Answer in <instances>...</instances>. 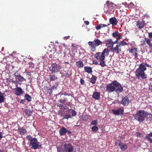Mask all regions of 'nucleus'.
Returning <instances> with one entry per match:
<instances>
[{
    "label": "nucleus",
    "mask_w": 152,
    "mask_h": 152,
    "mask_svg": "<svg viewBox=\"0 0 152 152\" xmlns=\"http://www.w3.org/2000/svg\"><path fill=\"white\" fill-rule=\"evenodd\" d=\"M151 65L147 63H143L139 65L138 68L135 72V75L137 78L139 79L140 78L145 79L147 78V75L145 72L147 70V67H151Z\"/></svg>",
    "instance_id": "1"
},
{
    "label": "nucleus",
    "mask_w": 152,
    "mask_h": 152,
    "mask_svg": "<svg viewBox=\"0 0 152 152\" xmlns=\"http://www.w3.org/2000/svg\"><path fill=\"white\" fill-rule=\"evenodd\" d=\"M105 88L106 91L108 93L115 91L116 93H118L122 92L123 90V87L115 80L107 85Z\"/></svg>",
    "instance_id": "2"
},
{
    "label": "nucleus",
    "mask_w": 152,
    "mask_h": 152,
    "mask_svg": "<svg viewBox=\"0 0 152 152\" xmlns=\"http://www.w3.org/2000/svg\"><path fill=\"white\" fill-rule=\"evenodd\" d=\"M146 115V113L144 110H140L136 112L134 115V117L139 122H142L145 120Z\"/></svg>",
    "instance_id": "3"
},
{
    "label": "nucleus",
    "mask_w": 152,
    "mask_h": 152,
    "mask_svg": "<svg viewBox=\"0 0 152 152\" xmlns=\"http://www.w3.org/2000/svg\"><path fill=\"white\" fill-rule=\"evenodd\" d=\"M110 52V51L107 48L105 49L102 52H98L95 54L96 58L100 61L104 60L105 56H107Z\"/></svg>",
    "instance_id": "4"
},
{
    "label": "nucleus",
    "mask_w": 152,
    "mask_h": 152,
    "mask_svg": "<svg viewBox=\"0 0 152 152\" xmlns=\"http://www.w3.org/2000/svg\"><path fill=\"white\" fill-rule=\"evenodd\" d=\"M102 44V42L98 39H95L94 41H89L88 42V45L90 46L91 50L94 51L96 46H98Z\"/></svg>",
    "instance_id": "5"
},
{
    "label": "nucleus",
    "mask_w": 152,
    "mask_h": 152,
    "mask_svg": "<svg viewBox=\"0 0 152 152\" xmlns=\"http://www.w3.org/2000/svg\"><path fill=\"white\" fill-rule=\"evenodd\" d=\"M61 68V66L59 64L55 63L51 64L49 68V70L52 73H56L59 72Z\"/></svg>",
    "instance_id": "6"
},
{
    "label": "nucleus",
    "mask_w": 152,
    "mask_h": 152,
    "mask_svg": "<svg viewBox=\"0 0 152 152\" xmlns=\"http://www.w3.org/2000/svg\"><path fill=\"white\" fill-rule=\"evenodd\" d=\"M30 144L32 145L31 148L34 149L35 150L37 148H41V145H39V142H38L37 139L35 138H32Z\"/></svg>",
    "instance_id": "7"
},
{
    "label": "nucleus",
    "mask_w": 152,
    "mask_h": 152,
    "mask_svg": "<svg viewBox=\"0 0 152 152\" xmlns=\"http://www.w3.org/2000/svg\"><path fill=\"white\" fill-rule=\"evenodd\" d=\"M106 4H107L108 7L107 12L109 13H112L114 12L115 9L116 5L113 3L110 2L109 1H107Z\"/></svg>",
    "instance_id": "8"
},
{
    "label": "nucleus",
    "mask_w": 152,
    "mask_h": 152,
    "mask_svg": "<svg viewBox=\"0 0 152 152\" xmlns=\"http://www.w3.org/2000/svg\"><path fill=\"white\" fill-rule=\"evenodd\" d=\"M64 151L65 152H73L74 147L70 144H66L64 145Z\"/></svg>",
    "instance_id": "9"
},
{
    "label": "nucleus",
    "mask_w": 152,
    "mask_h": 152,
    "mask_svg": "<svg viewBox=\"0 0 152 152\" xmlns=\"http://www.w3.org/2000/svg\"><path fill=\"white\" fill-rule=\"evenodd\" d=\"M58 96L61 95L60 99L58 100V102L65 104V103L68 101L67 98L66 97L65 94L60 92L58 93Z\"/></svg>",
    "instance_id": "10"
},
{
    "label": "nucleus",
    "mask_w": 152,
    "mask_h": 152,
    "mask_svg": "<svg viewBox=\"0 0 152 152\" xmlns=\"http://www.w3.org/2000/svg\"><path fill=\"white\" fill-rule=\"evenodd\" d=\"M112 50L113 52L116 53L117 54L119 53L122 51L121 44L118 43L115 47H113Z\"/></svg>",
    "instance_id": "11"
},
{
    "label": "nucleus",
    "mask_w": 152,
    "mask_h": 152,
    "mask_svg": "<svg viewBox=\"0 0 152 152\" xmlns=\"http://www.w3.org/2000/svg\"><path fill=\"white\" fill-rule=\"evenodd\" d=\"M124 112V109L123 108L120 107L118 110H113V113L115 115H123Z\"/></svg>",
    "instance_id": "12"
},
{
    "label": "nucleus",
    "mask_w": 152,
    "mask_h": 152,
    "mask_svg": "<svg viewBox=\"0 0 152 152\" xmlns=\"http://www.w3.org/2000/svg\"><path fill=\"white\" fill-rule=\"evenodd\" d=\"M130 102L128 97L125 96L122 98L121 103L123 105L125 106L128 105Z\"/></svg>",
    "instance_id": "13"
},
{
    "label": "nucleus",
    "mask_w": 152,
    "mask_h": 152,
    "mask_svg": "<svg viewBox=\"0 0 152 152\" xmlns=\"http://www.w3.org/2000/svg\"><path fill=\"white\" fill-rule=\"evenodd\" d=\"M105 43L106 45L109 48H112L113 47V42L111 39L105 40Z\"/></svg>",
    "instance_id": "14"
},
{
    "label": "nucleus",
    "mask_w": 152,
    "mask_h": 152,
    "mask_svg": "<svg viewBox=\"0 0 152 152\" xmlns=\"http://www.w3.org/2000/svg\"><path fill=\"white\" fill-rule=\"evenodd\" d=\"M112 36L113 37L116 38L117 40H120L122 39V36L118 31H116L113 33Z\"/></svg>",
    "instance_id": "15"
},
{
    "label": "nucleus",
    "mask_w": 152,
    "mask_h": 152,
    "mask_svg": "<svg viewBox=\"0 0 152 152\" xmlns=\"http://www.w3.org/2000/svg\"><path fill=\"white\" fill-rule=\"evenodd\" d=\"M15 94L18 96L21 95L24 93L21 88L20 87H17L15 89Z\"/></svg>",
    "instance_id": "16"
},
{
    "label": "nucleus",
    "mask_w": 152,
    "mask_h": 152,
    "mask_svg": "<svg viewBox=\"0 0 152 152\" xmlns=\"http://www.w3.org/2000/svg\"><path fill=\"white\" fill-rule=\"evenodd\" d=\"M145 24V22L144 20L141 21L139 20L137 22L136 26L139 28L141 29L144 27Z\"/></svg>",
    "instance_id": "17"
},
{
    "label": "nucleus",
    "mask_w": 152,
    "mask_h": 152,
    "mask_svg": "<svg viewBox=\"0 0 152 152\" xmlns=\"http://www.w3.org/2000/svg\"><path fill=\"white\" fill-rule=\"evenodd\" d=\"M118 146L122 151H124L128 148V145L125 143L120 142L119 143Z\"/></svg>",
    "instance_id": "18"
},
{
    "label": "nucleus",
    "mask_w": 152,
    "mask_h": 152,
    "mask_svg": "<svg viewBox=\"0 0 152 152\" xmlns=\"http://www.w3.org/2000/svg\"><path fill=\"white\" fill-rule=\"evenodd\" d=\"M138 51V49L137 48H134L130 49V50L129 52L132 53L133 55L136 58L137 56V52Z\"/></svg>",
    "instance_id": "19"
},
{
    "label": "nucleus",
    "mask_w": 152,
    "mask_h": 152,
    "mask_svg": "<svg viewBox=\"0 0 152 152\" xmlns=\"http://www.w3.org/2000/svg\"><path fill=\"white\" fill-rule=\"evenodd\" d=\"M109 22L111 24L114 26L116 25L118 23V21L115 17L110 18L109 20Z\"/></svg>",
    "instance_id": "20"
},
{
    "label": "nucleus",
    "mask_w": 152,
    "mask_h": 152,
    "mask_svg": "<svg viewBox=\"0 0 152 152\" xmlns=\"http://www.w3.org/2000/svg\"><path fill=\"white\" fill-rule=\"evenodd\" d=\"M66 129L64 127H62L59 130V132L60 135H64L66 133Z\"/></svg>",
    "instance_id": "21"
},
{
    "label": "nucleus",
    "mask_w": 152,
    "mask_h": 152,
    "mask_svg": "<svg viewBox=\"0 0 152 152\" xmlns=\"http://www.w3.org/2000/svg\"><path fill=\"white\" fill-rule=\"evenodd\" d=\"M92 97L96 100H98L100 97V93L95 92L93 93Z\"/></svg>",
    "instance_id": "22"
},
{
    "label": "nucleus",
    "mask_w": 152,
    "mask_h": 152,
    "mask_svg": "<svg viewBox=\"0 0 152 152\" xmlns=\"http://www.w3.org/2000/svg\"><path fill=\"white\" fill-rule=\"evenodd\" d=\"M145 138L151 143L152 144V132L146 135L145 136Z\"/></svg>",
    "instance_id": "23"
},
{
    "label": "nucleus",
    "mask_w": 152,
    "mask_h": 152,
    "mask_svg": "<svg viewBox=\"0 0 152 152\" xmlns=\"http://www.w3.org/2000/svg\"><path fill=\"white\" fill-rule=\"evenodd\" d=\"M84 69L85 72L88 73L90 74L92 72V68L90 66H85Z\"/></svg>",
    "instance_id": "24"
},
{
    "label": "nucleus",
    "mask_w": 152,
    "mask_h": 152,
    "mask_svg": "<svg viewBox=\"0 0 152 152\" xmlns=\"http://www.w3.org/2000/svg\"><path fill=\"white\" fill-rule=\"evenodd\" d=\"M145 40L146 41V44H147L148 45L149 48L152 49V42H151V39L147 38Z\"/></svg>",
    "instance_id": "25"
},
{
    "label": "nucleus",
    "mask_w": 152,
    "mask_h": 152,
    "mask_svg": "<svg viewBox=\"0 0 152 152\" xmlns=\"http://www.w3.org/2000/svg\"><path fill=\"white\" fill-rule=\"evenodd\" d=\"M15 75L16 78H17L19 81H26V80L23 77L20 75H16L15 74Z\"/></svg>",
    "instance_id": "26"
},
{
    "label": "nucleus",
    "mask_w": 152,
    "mask_h": 152,
    "mask_svg": "<svg viewBox=\"0 0 152 152\" xmlns=\"http://www.w3.org/2000/svg\"><path fill=\"white\" fill-rule=\"evenodd\" d=\"M19 131L20 134L21 135L25 134L26 132V130L23 127H21L19 128Z\"/></svg>",
    "instance_id": "27"
},
{
    "label": "nucleus",
    "mask_w": 152,
    "mask_h": 152,
    "mask_svg": "<svg viewBox=\"0 0 152 152\" xmlns=\"http://www.w3.org/2000/svg\"><path fill=\"white\" fill-rule=\"evenodd\" d=\"M77 66L79 68H83V64L81 61H79L76 62Z\"/></svg>",
    "instance_id": "28"
},
{
    "label": "nucleus",
    "mask_w": 152,
    "mask_h": 152,
    "mask_svg": "<svg viewBox=\"0 0 152 152\" xmlns=\"http://www.w3.org/2000/svg\"><path fill=\"white\" fill-rule=\"evenodd\" d=\"M107 26V25L105 24H100L98 25L96 27V29L98 30L100 29L101 28L103 27H106Z\"/></svg>",
    "instance_id": "29"
},
{
    "label": "nucleus",
    "mask_w": 152,
    "mask_h": 152,
    "mask_svg": "<svg viewBox=\"0 0 152 152\" xmlns=\"http://www.w3.org/2000/svg\"><path fill=\"white\" fill-rule=\"evenodd\" d=\"M97 77L94 75H92L91 78V79L90 82L92 84H94L95 83Z\"/></svg>",
    "instance_id": "30"
},
{
    "label": "nucleus",
    "mask_w": 152,
    "mask_h": 152,
    "mask_svg": "<svg viewBox=\"0 0 152 152\" xmlns=\"http://www.w3.org/2000/svg\"><path fill=\"white\" fill-rule=\"evenodd\" d=\"M49 77L50 81H54L57 79V77L55 75H49Z\"/></svg>",
    "instance_id": "31"
},
{
    "label": "nucleus",
    "mask_w": 152,
    "mask_h": 152,
    "mask_svg": "<svg viewBox=\"0 0 152 152\" xmlns=\"http://www.w3.org/2000/svg\"><path fill=\"white\" fill-rule=\"evenodd\" d=\"M25 112L26 115L28 116H31V115L32 112L31 110H26Z\"/></svg>",
    "instance_id": "32"
},
{
    "label": "nucleus",
    "mask_w": 152,
    "mask_h": 152,
    "mask_svg": "<svg viewBox=\"0 0 152 152\" xmlns=\"http://www.w3.org/2000/svg\"><path fill=\"white\" fill-rule=\"evenodd\" d=\"M25 97L26 99L28 102H30L31 101V97L28 94H26Z\"/></svg>",
    "instance_id": "33"
},
{
    "label": "nucleus",
    "mask_w": 152,
    "mask_h": 152,
    "mask_svg": "<svg viewBox=\"0 0 152 152\" xmlns=\"http://www.w3.org/2000/svg\"><path fill=\"white\" fill-rule=\"evenodd\" d=\"M71 117L70 114H67L66 113L64 115L63 119H68L69 118H71Z\"/></svg>",
    "instance_id": "34"
},
{
    "label": "nucleus",
    "mask_w": 152,
    "mask_h": 152,
    "mask_svg": "<svg viewBox=\"0 0 152 152\" xmlns=\"http://www.w3.org/2000/svg\"><path fill=\"white\" fill-rule=\"evenodd\" d=\"M98 129L99 128L96 126H93L91 128L93 132H97L98 130Z\"/></svg>",
    "instance_id": "35"
},
{
    "label": "nucleus",
    "mask_w": 152,
    "mask_h": 152,
    "mask_svg": "<svg viewBox=\"0 0 152 152\" xmlns=\"http://www.w3.org/2000/svg\"><path fill=\"white\" fill-rule=\"evenodd\" d=\"M100 61L101 62H100L99 65H100L102 67H104L106 66V64L105 63L104 60Z\"/></svg>",
    "instance_id": "36"
},
{
    "label": "nucleus",
    "mask_w": 152,
    "mask_h": 152,
    "mask_svg": "<svg viewBox=\"0 0 152 152\" xmlns=\"http://www.w3.org/2000/svg\"><path fill=\"white\" fill-rule=\"evenodd\" d=\"M147 39V38H145L144 39H142V40L141 41V42L142 43L141 45H145L146 43V41L145 40Z\"/></svg>",
    "instance_id": "37"
},
{
    "label": "nucleus",
    "mask_w": 152,
    "mask_h": 152,
    "mask_svg": "<svg viewBox=\"0 0 152 152\" xmlns=\"http://www.w3.org/2000/svg\"><path fill=\"white\" fill-rule=\"evenodd\" d=\"M146 117L148 118H152V115L150 113H148L147 112H146Z\"/></svg>",
    "instance_id": "38"
},
{
    "label": "nucleus",
    "mask_w": 152,
    "mask_h": 152,
    "mask_svg": "<svg viewBox=\"0 0 152 152\" xmlns=\"http://www.w3.org/2000/svg\"><path fill=\"white\" fill-rule=\"evenodd\" d=\"M47 92L49 94H51L53 93V90L51 88L47 89Z\"/></svg>",
    "instance_id": "39"
},
{
    "label": "nucleus",
    "mask_w": 152,
    "mask_h": 152,
    "mask_svg": "<svg viewBox=\"0 0 152 152\" xmlns=\"http://www.w3.org/2000/svg\"><path fill=\"white\" fill-rule=\"evenodd\" d=\"M69 110H71V113H72V116H75L76 115V113L74 110L72 109H70Z\"/></svg>",
    "instance_id": "40"
},
{
    "label": "nucleus",
    "mask_w": 152,
    "mask_h": 152,
    "mask_svg": "<svg viewBox=\"0 0 152 152\" xmlns=\"http://www.w3.org/2000/svg\"><path fill=\"white\" fill-rule=\"evenodd\" d=\"M91 124L94 125H96L97 124V120H94L91 123Z\"/></svg>",
    "instance_id": "41"
},
{
    "label": "nucleus",
    "mask_w": 152,
    "mask_h": 152,
    "mask_svg": "<svg viewBox=\"0 0 152 152\" xmlns=\"http://www.w3.org/2000/svg\"><path fill=\"white\" fill-rule=\"evenodd\" d=\"M4 96H3L2 95L0 96V103L4 102Z\"/></svg>",
    "instance_id": "42"
},
{
    "label": "nucleus",
    "mask_w": 152,
    "mask_h": 152,
    "mask_svg": "<svg viewBox=\"0 0 152 152\" xmlns=\"http://www.w3.org/2000/svg\"><path fill=\"white\" fill-rule=\"evenodd\" d=\"M151 82L150 83L149 89L150 91L152 92V78H151Z\"/></svg>",
    "instance_id": "43"
},
{
    "label": "nucleus",
    "mask_w": 152,
    "mask_h": 152,
    "mask_svg": "<svg viewBox=\"0 0 152 152\" xmlns=\"http://www.w3.org/2000/svg\"><path fill=\"white\" fill-rule=\"evenodd\" d=\"M118 44H121V47L125 45H127V43L124 41H122L121 43H118Z\"/></svg>",
    "instance_id": "44"
},
{
    "label": "nucleus",
    "mask_w": 152,
    "mask_h": 152,
    "mask_svg": "<svg viewBox=\"0 0 152 152\" xmlns=\"http://www.w3.org/2000/svg\"><path fill=\"white\" fill-rule=\"evenodd\" d=\"M26 138L28 139V140L30 141V143L31 142V141L32 140V138L31 136L30 135H27L26 137Z\"/></svg>",
    "instance_id": "45"
},
{
    "label": "nucleus",
    "mask_w": 152,
    "mask_h": 152,
    "mask_svg": "<svg viewBox=\"0 0 152 152\" xmlns=\"http://www.w3.org/2000/svg\"><path fill=\"white\" fill-rule=\"evenodd\" d=\"M13 83H14L15 84V86L16 87H18V82L17 80H12L11 81Z\"/></svg>",
    "instance_id": "46"
},
{
    "label": "nucleus",
    "mask_w": 152,
    "mask_h": 152,
    "mask_svg": "<svg viewBox=\"0 0 152 152\" xmlns=\"http://www.w3.org/2000/svg\"><path fill=\"white\" fill-rule=\"evenodd\" d=\"M29 67L30 68L32 69L34 67V64L32 62L29 63Z\"/></svg>",
    "instance_id": "47"
},
{
    "label": "nucleus",
    "mask_w": 152,
    "mask_h": 152,
    "mask_svg": "<svg viewBox=\"0 0 152 152\" xmlns=\"http://www.w3.org/2000/svg\"><path fill=\"white\" fill-rule=\"evenodd\" d=\"M80 84L82 85H83L84 84L85 81L83 79H80Z\"/></svg>",
    "instance_id": "48"
},
{
    "label": "nucleus",
    "mask_w": 152,
    "mask_h": 152,
    "mask_svg": "<svg viewBox=\"0 0 152 152\" xmlns=\"http://www.w3.org/2000/svg\"><path fill=\"white\" fill-rule=\"evenodd\" d=\"M148 37L149 38H152V32L148 33Z\"/></svg>",
    "instance_id": "49"
},
{
    "label": "nucleus",
    "mask_w": 152,
    "mask_h": 152,
    "mask_svg": "<svg viewBox=\"0 0 152 152\" xmlns=\"http://www.w3.org/2000/svg\"><path fill=\"white\" fill-rule=\"evenodd\" d=\"M57 86L56 85H54L52 86L51 87L52 89H57Z\"/></svg>",
    "instance_id": "50"
},
{
    "label": "nucleus",
    "mask_w": 152,
    "mask_h": 152,
    "mask_svg": "<svg viewBox=\"0 0 152 152\" xmlns=\"http://www.w3.org/2000/svg\"><path fill=\"white\" fill-rule=\"evenodd\" d=\"M86 25H88L89 24V22L88 21H84Z\"/></svg>",
    "instance_id": "51"
},
{
    "label": "nucleus",
    "mask_w": 152,
    "mask_h": 152,
    "mask_svg": "<svg viewBox=\"0 0 152 152\" xmlns=\"http://www.w3.org/2000/svg\"><path fill=\"white\" fill-rule=\"evenodd\" d=\"M69 38H70L69 36H66V37H64V39L65 40H66L67 39H69Z\"/></svg>",
    "instance_id": "52"
},
{
    "label": "nucleus",
    "mask_w": 152,
    "mask_h": 152,
    "mask_svg": "<svg viewBox=\"0 0 152 152\" xmlns=\"http://www.w3.org/2000/svg\"><path fill=\"white\" fill-rule=\"evenodd\" d=\"M118 40H117V39H116V40L115 42H113V45H114V44L115 43H117V44L118 43Z\"/></svg>",
    "instance_id": "53"
},
{
    "label": "nucleus",
    "mask_w": 152,
    "mask_h": 152,
    "mask_svg": "<svg viewBox=\"0 0 152 152\" xmlns=\"http://www.w3.org/2000/svg\"><path fill=\"white\" fill-rule=\"evenodd\" d=\"M63 114H64L62 112H61L59 113L58 114L59 115L61 116H62V115H63Z\"/></svg>",
    "instance_id": "54"
},
{
    "label": "nucleus",
    "mask_w": 152,
    "mask_h": 152,
    "mask_svg": "<svg viewBox=\"0 0 152 152\" xmlns=\"http://www.w3.org/2000/svg\"><path fill=\"white\" fill-rule=\"evenodd\" d=\"M25 102V100L24 99H22L20 101V103L24 104Z\"/></svg>",
    "instance_id": "55"
},
{
    "label": "nucleus",
    "mask_w": 152,
    "mask_h": 152,
    "mask_svg": "<svg viewBox=\"0 0 152 152\" xmlns=\"http://www.w3.org/2000/svg\"><path fill=\"white\" fill-rule=\"evenodd\" d=\"M137 136H140L142 134L140 132H138L137 133Z\"/></svg>",
    "instance_id": "56"
},
{
    "label": "nucleus",
    "mask_w": 152,
    "mask_h": 152,
    "mask_svg": "<svg viewBox=\"0 0 152 152\" xmlns=\"http://www.w3.org/2000/svg\"><path fill=\"white\" fill-rule=\"evenodd\" d=\"M66 132H68L69 134H72V132L71 131H69L68 130L66 129Z\"/></svg>",
    "instance_id": "57"
},
{
    "label": "nucleus",
    "mask_w": 152,
    "mask_h": 152,
    "mask_svg": "<svg viewBox=\"0 0 152 152\" xmlns=\"http://www.w3.org/2000/svg\"><path fill=\"white\" fill-rule=\"evenodd\" d=\"M3 137L2 133L0 132V138H1Z\"/></svg>",
    "instance_id": "58"
},
{
    "label": "nucleus",
    "mask_w": 152,
    "mask_h": 152,
    "mask_svg": "<svg viewBox=\"0 0 152 152\" xmlns=\"http://www.w3.org/2000/svg\"><path fill=\"white\" fill-rule=\"evenodd\" d=\"M83 120L84 121H86L87 120L86 119V116H84V117L83 118Z\"/></svg>",
    "instance_id": "59"
},
{
    "label": "nucleus",
    "mask_w": 152,
    "mask_h": 152,
    "mask_svg": "<svg viewBox=\"0 0 152 152\" xmlns=\"http://www.w3.org/2000/svg\"><path fill=\"white\" fill-rule=\"evenodd\" d=\"M94 64L95 65H97V64H98V62L97 61H96L94 62Z\"/></svg>",
    "instance_id": "60"
},
{
    "label": "nucleus",
    "mask_w": 152,
    "mask_h": 152,
    "mask_svg": "<svg viewBox=\"0 0 152 152\" xmlns=\"http://www.w3.org/2000/svg\"><path fill=\"white\" fill-rule=\"evenodd\" d=\"M134 5V4L133 3H131L129 4V5L132 6V5Z\"/></svg>",
    "instance_id": "61"
},
{
    "label": "nucleus",
    "mask_w": 152,
    "mask_h": 152,
    "mask_svg": "<svg viewBox=\"0 0 152 152\" xmlns=\"http://www.w3.org/2000/svg\"><path fill=\"white\" fill-rule=\"evenodd\" d=\"M63 106L61 104H59V106L60 107V106Z\"/></svg>",
    "instance_id": "62"
},
{
    "label": "nucleus",
    "mask_w": 152,
    "mask_h": 152,
    "mask_svg": "<svg viewBox=\"0 0 152 152\" xmlns=\"http://www.w3.org/2000/svg\"><path fill=\"white\" fill-rule=\"evenodd\" d=\"M72 47H75V46H74V44H72Z\"/></svg>",
    "instance_id": "63"
},
{
    "label": "nucleus",
    "mask_w": 152,
    "mask_h": 152,
    "mask_svg": "<svg viewBox=\"0 0 152 152\" xmlns=\"http://www.w3.org/2000/svg\"><path fill=\"white\" fill-rule=\"evenodd\" d=\"M66 75H67V77H69V75L68 73H67V74H66Z\"/></svg>",
    "instance_id": "64"
}]
</instances>
